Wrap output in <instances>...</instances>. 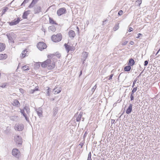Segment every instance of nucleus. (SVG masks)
Masks as SVG:
<instances>
[{
    "instance_id": "obj_16",
    "label": "nucleus",
    "mask_w": 160,
    "mask_h": 160,
    "mask_svg": "<svg viewBox=\"0 0 160 160\" xmlns=\"http://www.w3.org/2000/svg\"><path fill=\"white\" fill-rule=\"evenodd\" d=\"M61 56V54L58 53V52H57L56 53H55L53 54H51V58H52L54 57H56L58 58H60Z\"/></svg>"
},
{
    "instance_id": "obj_14",
    "label": "nucleus",
    "mask_w": 160,
    "mask_h": 160,
    "mask_svg": "<svg viewBox=\"0 0 160 160\" xmlns=\"http://www.w3.org/2000/svg\"><path fill=\"white\" fill-rule=\"evenodd\" d=\"M13 34L12 33H8L6 35L9 41L11 42H12L13 43L14 42L13 39L12 38V36H13Z\"/></svg>"
},
{
    "instance_id": "obj_47",
    "label": "nucleus",
    "mask_w": 160,
    "mask_h": 160,
    "mask_svg": "<svg viewBox=\"0 0 160 160\" xmlns=\"http://www.w3.org/2000/svg\"><path fill=\"white\" fill-rule=\"evenodd\" d=\"M123 13V11L122 10H120L118 13V14L119 16H121L122 14Z\"/></svg>"
},
{
    "instance_id": "obj_19",
    "label": "nucleus",
    "mask_w": 160,
    "mask_h": 160,
    "mask_svg": "<svg viewBox=\"0 0 160 160\" xmlns=\"http://www.w3.org/2000/svg\"><path fill=\"white\" fill-rule=\"evenodd\" d=\"M30 12V10H28L27 11H25L22 15V18L23 19H26L27 18V16L29 14V12Z\"/></svg>"
},
{
    "instance_id": "obj_56",
    "label": "nucleus",
    "mask_w": 160,
    "mask_h": 160,
    "mask_svg": "<svg viewBox=\"0 0 160 160\" xmlns=\"http://www.w3.org/2000/svg\"><path fill=\"white\" fill-rule=\"evenodd\" d=\"M130 98L131 101H132L134 100V96L133 95H131Z\"/></svg>"
},
{
    "instance_id": "obj_43",
    "label": "nucleus",
    "mask_w": 160,
    "mask_h": 160,
    "mask_svg": "<svg viewBox=\"0 0 160 160\" xmlns=\"http://www.w3.org/2000/svg\"><path fill=\"white\" fill-rule=\"evenodd\" d=\"M10 130V128L9 127H8L7 128V130L4 131L5 133H7Z\"/></svg>"
},
{
    "instance_id": "obj_30",
    "label": "nucleus",
    "mask_w": 160,
    "mask_h": 160,
    "mask_svg": "<svg viewBox=\"0 0 160 160\" xmlns=\"http://www.w3.org/2000/svg\"><path fill=\"white\" fill-rule=\"evenodd\" d=\"M119 28V23H117L115 24L113 28L114 31H116L118 30Z\"/></svg>"
},
{
    "instance_id": "obj_9",
    "label": "nucleus",
    "mask_w": 160,
    "mask_h": 160,
    "mask_svg": "<svg viewBox=\"0 0 160 160\" xmlns=\"http://www.w3.org/2000/svg\"><path fill=\"white\" fill-rule=\"evenodd\" d=\"M20 20L19 18H18L17 20L15 19L13 21L11 22H8L10 26L16 25L19 23Z\"/></svg>"
},
{
    "instance_id": "obj_52",
    "label": "nucleus",
    "mask_w": 160,
    "mask_h": 160,
    "mask_svg": "<svg viewBox=\"0 0 160 160\" xmlns=\"http://www.w3.org/2000/svg\"><path fill=\"white\" fill-rule=\"evenodd\" d=\"M137 79H135L134 80V81L133 82V85H132V88H133L134 85H135V84L136 83V82L137 81Z\"/></svg>"
},
{
    "instance_id": "obj_44",
    "label": "nucleus",
    "mask_w": 160,
    "mask_h": 160,
    "mask_svg": "<svg viewBox=\"0 0 160 160\" xmlns=\"http://www.w3.org/2000/svg\"><path fill=\"white\" fill-rule=\"evenodd\" d=\"M20 112L23 115L26 114L24 108L23 109H20Z\"/></svg>"
},
{
    "instance_id": "obj_59",
    "label": "nucleus",
    "mask_w": 160,
    "mask_h": 160,
    "mask_svg": "<svg viewBox=\"0 0 160 160\" xmlns=\"http://www.w3.org/2000/svg\"><path fill=\"white\" fill-rule=\"evenodd\" d=\"M35 91H36L34 89H32L31 90V92L32 93H33L34 92H35Z\"/></svg>"
},
{
    "instance_id": "obj_36",
    "label": "nucleus",
    "mask_w": 160,
    "mask_h": 160,
    "mask_svg": "<svg viewBox=\"0 0 160 160\" xmlns=\"http://www.w3.org/2000/svg\"><path fill=\"white\" fill-rule=\"evenodd\" d=\"M41 62H36L35 64V68H38L40 67V65Z\"/></svg>"
},
{
    "instance_id": "obj_15",
    "label": "nucleus",
    "mask_w": 160,
    "mask_h": 160,
    "mask_svg": "<svg viewBox=\"0 0 160 160\" xmlns=\"http://www.w3.org/2000/svg\"><path fill=\"white\" fill-rule=\"evenodd\" d=\"M132 105L130 104L128 108L126 110V113L128 114H129L132 111Z\"/></svg>"
},
{
    "instance_id": "obj_53",
    "label": "nucleus",
    "mask_w": 160,
    "mask_h": 160,
    "mask_svg": "<svg viewBox=\"0 0 160 160\" xmlns=\"http://www.w3.org/2000/svg\"><path fill=\"white\" fill-rule=\"evenodd\" d=\"M113 74H111L109 76V78H108V80H111L112 79V77H113Z\"/></svg>"
},
{
    "instance_id": "obj_62",
    "label": "nucleus",
    "mask_w": 160,
    "mask_h": 160,
    "mask_svg": "<svg viewBox=\"0 0 160 160\" xmlns=\"http://www.w3.org/2000/svg\"><path fill=\"white\" fill-rule=\"evenodd\" d=\"M130 44L131 45H133L134 44V42L133 41H131L130 42Z\"/></svg>"
},
{
    "instance_id": "obj_27",
    "label": "nucleus",
    "mask_w": 160,
    "mask_h": 160,
    "mask_svg": "<svg viewBox=\"0 0 160 160\" xmlns=\"http://www.w3.org/2000/svg\"><path fill=\"white\" fill-rule=\"evenodd\" d=\"M64 46H65V48L67 52L68 53L70 51V49L71 46L68 45V44L66 43H65L64 44Z\"/></svg>"
},
{
    "instance_id": "obj_55",
    "label": "nucleus",
    "mask_w": 160,
    "mask_h": 160,
    "mask_svg": "<svg viewBox=\"0 0 160 160\" xmlns=\"http://www.w3.org/2000/svg\"><path fill=\"white\" fill-rule=\"evenodd\" d=\"M137 87H135L133 89L132 91L135 92H136V91L137 90Z\"/></svg>"
},
{
    "instance_id": "obj_33",
    "label": "nucleus",
    "mask_w": 160,
    "mask_h": 160,
    "mask_svg": "<svg viewBox=\"0 0 160 160\" xmlns=\"http://www.w3.org/2000/svg\"><path fill=\"white\" fill-rule=\"evenodd\" d=\"M22 69L24 71H27L29 70V67L28 66L25 65L22 67Z\"/></svg>"
},
{
    "instance_id": "obj_13",
    "label": "nucleus",
    "mask_w": 160,
    "mask_h": 160,
    "mask_svg": "<svg viewBox=\"0 0 160 160\" xmlns=\"http://www.w3.org/2000/svg\"><path fill=\"white\" fill-rule=\"evenodd\" d=\"M15 141L18 145H21L22 142L21 137L19 136H18L16 138Z\"/></svg>"
},
{
    "instance_id": "obj_20",
    "label": "nucleus",
    "mask_w": 160,
    "mask_h": 160,
    "mask_svg": "<svg viewBox=\"0 0 160 160\" xmlns=\"http://www.w3.org/2000/svg\"><path fill=\"white\" fill-rule=\"evenodd\" d=\"M135 64V61L132 58H130L129 59L128 65H130V66L133 65Z\"/></svg>"
},
{
    "instance_id": "obj_25",
    "label": "nucleus",
    "mask_w": 160,
    "mask_h": 160,
    "mask_svg": "<svg viewBox=\"0 0 160 160\" xmlns=\"http://www.w3.org/2000/svg\"><path fill=\"white\" fill-rule=\"evenodd\" d=\"M44 93H45L46 95L48 96L49 95V88L47 87L46 89L44 90Z\"/></svg>"
},
{
    "instance_id": "obj_4",
    "label": "nucleus",
    "mask_w": 160,
    "mask_h": 160,
    "mask_svg": "<svg viewBox=\"0 0 160 160\" xmlns=\"http://www.w3.org/2000/svg\"><path fill=\"white\" fill-rule=\"evenodd\" d=\"M67 11L65 8H59L57 11V14L58 16L65 14L66 13Z\"/></svg>"
},
{
    "instance_id": "obj_1",
    "label": "nucleus",
    "mask_w": 160,
    "mask_h": 160,
    "mask_svg": "<svg viewBox=\"0 0 160 160\" xmlns=\"http://www.w3.org/2000/svg\"><path fill=\"white\" fill-rule=\"evenodd\" d=\"M62 36L61 33L57 34L56 35H53L51 37L52 41L54 42H58L62 39Z\"/></svg>"
},
{
    "instance_id": "obj_26",
    "label": "nucleus",
    "mask_w": 160,
    "mask_h": 160,
    "mask_svg": "<svg viewBox=\"0 0 160 160\" xmlns=\"http://www.w3.org/2000/svg\"><path fill=\"white\" fill-rule=\"evenodd\" d=\"M7 57V55L6 54H0V60L5 59Z\"/></svg>"
},
{
    "instance_id": "obj_29",
    "label": "nucleus",
    "mask_w": 160,
    "mask_h": 160,
    "mask_svg": "<svg viewBox=\"0 0 160 160\" xmlns=\"http://www.w3.org/2000/svg\"><path fill=\"white\" fill-rule=\"evenodd\" d=\"M36 2H35V1H32L31 3L29 5V6L28 8H31L32 7H33L35 5L36 3Z\"/></svg>"
},
{
    "instance_id": "obj_54",
    "label": "nucleus",
    "mask_w": 160,
    "mask_h": 160,
    "mask_svg": "<svg viewBox=\"0 0 160 160\" xmlns=\"http://www.w3.org/2000/svg\"><path fill=\"white\" fill-rule=\"evenodd\" d=\"M75 50V48L74 47H70V51H74Z\"/></svg>"
},
{
    "instance_id": "obj_39",
    "label": "nucleus",
    "mask_w": 160,
    "mask_h": 160,
    "mask_svg": "<svg viewBox=\"0 0 160 160\" xmlns=\"http://www.w3.org/2000/svg\"><path fill=\"white\" fill-rule=\"evenodd\" d=\"M142 1L141 0H137L135 2V4L137 5H140L141 4Z\"/></svg>"
},
{
    "instance_id": "obj_48",
    "label": "nucleus",
    "mask_w": 160,
    "mask_h": 160,
    "mask_svg": "<svg viewBox=\"0 0 160 160\" xmlns=\"http://www.w3.org/2000/svg\"><path fill=\"white\" fill-rule=\"evenodd\" d=\"M149 60H146L144 61V66H147L148 64V62Z\"/></svg>"
},
{
    "instance_id": "obj_18",
    "label": "nucleus",
    "mask_w": 160,
    "mask_h": 160,
    "mask_svg": "<svg viewBox=\"0 0 160 160\" xmlns=\"http://www.w3.org/2000/svg\"><path fill=\"white\" fill-rule=\"evenodd\" d=\"M12 104L17 107H19L20 105V103L17 99L14 100Z\"/></svg>"
},
{
    "instance_id": "obj_64",
    "label": "nucleus",
    "mask_w": 160,
    "mask_h": 160,
    "mask_svg": "<svg viewBox=\"0 0 160 160\" xmlns=\"http://www.w3.org/2000/svg\"><path fill=\"white\" fill-rule=\"evenodd\" d=\"M5 86H6V85H2L1 86V87L3 88H5Z\"/></svg>"
},
{
    "instance_id": "obj_24",
    "label": "nucleus",
    "mask_w": 160,
    "mask_h": 160,
    "mask_svg": "<svg viewBox=\"0 0 160 160\" xmlns=\"http://www.w3.org/2000/svg\"><path fill=\"white\" fill-rule=\"evenodd\" d=\"M24 110H25L27 114H29L30 112L29 107L28 106H25L24 107Z\"/></svg>"
},
{
    "instance_id": "obj_50",
    "label": "nucleus",
    "mask_w": 160,
    "mask_h": 160,
    "mask_svg": "<svg viewBox=\"0 0 160 160\" xmlns=\"http://www.w3.org/2000/svg\"><path fill=\"white\" fill-rule=\"evenodd\" d=\"M97 88V86H96V85H95L93 87V88H92V91L93 92H94L95 91V90L96 89V88Z\"/></svg>"
},
{
    "instance_id": "obj_37",
    "label": "nucleus",
    "mask_w": 160,
    "mask_h": 160,
    "mask_svg": "<svg viewBox=\"0 0 160 160\" xmlns=\"http://www.w3.org/2000/svg\"><path fill=\"white\" fill-rule=\"evenodd\" d=\"M55 62H53L51 63V70L52 69L55 68Z\"/></svg>"
},
{
    "instance_id": "obj_57",
    "label": "nucleus",
    "mask_w": 160,
    "mask_h": 160,
    "mask_svg": "<svg viewBox=\"0 0 160 160\" xmlns=\"http://www.w3.org/2000/svg\"><path fill=\"white\" fill-rule=\"evenodd\" d=\"M133 30V29L131 28V27H130L129 28V30H128V31L129 32H130L132 31Z\"/></svg>"
},
{
    "instance_id": "obj_41",
    "label": "nucleus",
    "mask_w": 160,
    "mask_h": 160,
    "mask_svg": "<svg viewBox=\"0 0 160 160\" xmlns=\"http://www.w3.org/2000/svg\"><path fill=\"white\" fill-rule=\"evenodd\" d=\"M56 29V28L54 26H51V30L52 31L54 32L55 31Z\"/></svg>"
},
{
    "instance_id": "obj_22",
    "label": "nucleus",
    "mask_w": 160,
    "mask_h": 160,
    "mask_svg": "<svg viewBox=\"0 0 160 160\" xmlns=\"http://www.w3.org/2000/svg\"><path fill=\"white\" fill-rule=\"evenodd\" d=\"M36 111L39 117L42 116V110L40 108H39L38 109H36Z\"/></svg>"
},
{
    "instance_id": "obj_58",
    "label": "nucleus",
    "mask_w": 160,
    "mask_h": 160,
    "mask_svg": "<svg viewBox=\"0 0 160 160\" xmlns=\"http://www.w3.org/2000/svg\"><path fill=\"white\" fill-rule=\"evenodd\" d=\"M143 71L141 72V73L136 78H135V79H137V80H138V78H139V77L141 76V74L142 73Z\"/></svg>"
},
{
    "instance_id": "obj_60",
    "label": "nucleus",
    "mask_w": 160,
    "mask_h": 160,
    "mask_svg": "<svg viewBox=\"0 0 160 160\" xmlns=\"http://www.w3.org/2000/svg\"><path fill=\"white\" fill-rule=\"evenodd\" d=\"M115 120L112 119V120H111V122L112 124L114 123V122H115Z\"/></svg>"
},
{
    "instance_id": "obj_23",
    "label": "nucleus",
    "mask_w": 160,
    "mask_h": 160,
    "mask_svg": "<svg viewBox=\"0 0 160 160\" xmlns=\"http://www.w3.org/2000/svg\"><path fill=\"white\" fill-rule=\"evenodd\" d=\"M27 51H26V50L25 49V50H23L21 54V57L22 58H24L26 56H27L28 55H27Z\"/></svg>"
},
{
    "instance_id": "obj_42",
    "label": "nucleus",
    "mask_w": 160,
    "mask_h": 160,
    "mask_svg": "<svg viewBox=\"0 0 160 160\" xmlns=\"http://www.w3.org/2000/svg\"><path fill=\"white\" fill-rule=\"evenodd\" d=\"M87 160H92L91 159V152H90L88 154Z\"/></svg>"
},
{
    "instance_id": "obj_6",
    "label": "nucleus",
    "mask_w": 160,
    "mask_h": 160,
    "mask_svg": "<svg viewBox=\"0 0 160 160\" xmlns=\"http://www.w3.org/2000/svg\"><path fill=\"white\" fill-rule=\"evenodd\" d=\"M88 53L86 52H82L81 61L82 62L83 64H84L85 63V62L86 59H87L88 58Z\"/></svg>"
},
{
    "instance_id": "obj_7",
    "label": "nucleus",
    "mask_w": 160,
    "mask_h": 160,
    "mask_svg": "<svg viewBox=\"0 0 160 160\" xmlns=\"http://www.w3.org/2000/svg\"><path fill=\"white\" fill-rule=\"evenodd\" d=\"M12 155L17 158L19 157L20 152L18 149L14 148L12 152Z\"/></svg>"
},
{
    "instance_id": "obj_63",
    "label": "nucleus",
    "mask_w": 160,
    "mask_h": 160,
    "mask_svg": "<svg viewBox=\"0 0 160 160\" xmlns=\"http://www.w3.org/2000/svg\"><path fill=\"white\" fill-rule=\"evenodd\" d=\"M160 51V48L158 50V52H157V53H156L155 55H156L158 54V53Z\"/></svg>"
},
{
    "instance_id": "obj_40",
    "label": "nucleus",
    "mask_w": 160,
    "mask_h": 160,
    "mask_svg": "<svg viewBox=\"0 0 160 160\" xmlns=\"http://www.w3.org/2000/svg\"><path fill=\"white\" fill-rule=\"evenodd\" d=\"M8 9V7H5V8L3 9L2 11V15L4 14L6 11Z\"/></svg>"
},
{
    "instance_id": "obj_32",
    "label": "nucleus",
    "mask_w": 160,
    "mask_h": 160,
    "mask_svg": "<svg viewBox=\"0 0 160 160\" xmlns=\"http://www.w3.org/2000/svg\"><path fill=\"white\" fill-rule=\"evenodd\" d=\"M124 38H123L122 40V41L121 42V43L122 45L124 46L126 45L127 43L128 42V41H124Z\"/></svg>"
},
{
    "instance_id": "obj_46",
    "label": "nucleus",
    "mask_w": 160,
    "mask_h": 160,
    "mask_svg": "<svg viewBox=\"0 0 160 160\" xmlns=\"http://www.w3.org/2000/svg\"><path fill=\"white\" fill-rule=\"evenodd\" d=\"M51 8L53 10H54L56 8V6L54 4H53L51 6Z\"/></svg>"
},
{
    "instance_id": "obj_45",
    "label": "nucleus",
    "mask_w": 160,
    "mask_h": 160,
    "mask_svg": "<svg viewBox=\"0 0 160 160\" xmlns=\"http://www.w3.org/2000/svg\"><path fill=\"white\" fill-rule=\"evenodd\" d=\"M88 132H87V131H86L85 132V133L84 134V135L83 136V140H85V138L86 137V136H87Z\"/></svg>"
},
{
    "instance_id": "obj_35",
    "label": "nucleus",
    "mask_w": 160,
    "mask_h": 160,
    "mask_svg": "<svg viewBox=\"0 0 160 160\" xmlns=\"http://www.w3.org/2000/svg\"><path fill=\"white\" fill-rule=\"evenodd\" d=\"M51 24L58 25V23H56V21H54L52 18H51Z\"/></svg>"
},
{
    "instance_id": "obj_21",
    "label": "nucleus",
    "mask_w": 160,
    "mask_h": 160,
    "mask_svg": "<svg viewBox=\"0 0 160 160\" xmlns=\"http://www.w3.org/2000/svg\"><path fill=\"white\" fill-rule=\"evenodd\" d=\"M5 44L0 43V52L3 51L5 49Z\"/></svg>"
},
{
    "instance_id": "obj_51",
    "label": "nucleus",
    "mask_w": 160,
    "mask_h": 160,
    "mask_svg": "<svg viewBox=\"0 0 160 160\" xmlns=\"http://www.w3.org/2000/svg\"><path fill=\"white\" fill-rule=\"evenodd\" d=\"M142 35L141 34L139 33L138 34V36L136 37V38H139L140 37H142Z\"/></svg>"
},
{
    "instance_id": "obj_28",
    "label": "nucleus",
    "mask_w": 160,
    "mask_h": 160,
    "mask_svg": "<svg viewBox=\"0 0 160 160\" xmlns=\"http://www.w3.org/2000/svg\"><path fill=\"white\" fill-rule=\"evenodd\" d=\"M131 69V66L130 65L126 66L124 68V71L126 72H129Z\"/></svg>"
},
{
    "instance_id": "obj_11",
    "label": "nucleus",
    "mask_w": 160,
    "mask_h": 160,
    "mask_svg": "<svg viewBox=\"0 0 160 160\" xmlns=\"http://www.w3.org/2000/svg\"><path fill=\"white\" fill-rule=\"evenodd\" d=\"M69 37L72 39H73L76 36L75 32L72 30H70L68 33Z\"/></svg>"
},
{
    "instance_id": "obj_34",
    "label": "nucleus",
    "mask_w": 160,
    "mask_h": 160,
    "mask_svg": "<svg viewBox=\"0 0 160 160\" xmlns=\"http://www.w3.org/2000/svg\"><path fill=\"white\" fill-rule=\"evenodd\" d=\"M23 117L25 118L26 121L29 123H30V122L29 121V118H28L27 115L26 114H24L23 115Z\"/></svg>"
},
{
    "instance_id": "obj_49",
    "label": "nucleus",
    "mask_w": 160,
    "mask_h": 160,
    "mask_svg": "<svg viewBox=\"0 0 160 160\" xmlns=\"http://www.w3.org/2000/svg\"><path fill=\"white\" fill-rule=\"evenodd\" d=\"M84 141L85 140H83V142H81L79 143V145L80 146H81V147L82 148V146L83 145L84 143Z\"/></svg>"
},
{
    "instance_id": "obj_3",
    "label": "nucleus",
    "mask_w": 160,
    "mask_h": 160,
    "mask_svg": "<svg viewBox=\"0 0 160 160\" xmlns=\"http://www.w3.org/2000/svg\"><path fill=\"white\" fill-rule=\"evenodd\" d=\"M38 48L40 50L42 51L47 47L46 44L43 42H40L37 45Z\"/></svg>"
},
{
    "instance_id": "obj_2",
    "label": "nucleus",
    "mask_w": 160,
    "mask_h": 160,
    "mask_svg": "<svg viewBox=\"0 0 160 160\" xmlns=\"http://www.w3.org/2000/svg\"><path fill=\"white\" fill-rule=\"evenodd\" d=\"M78 112H77L74 115V117H76V120L77 122H80L81 121V120L82 119V121H83L84 120V118H82V117L83 112H80L79 114H78Z\"/></svg>"
},
{
    "instance_id": "obj_61",
    "label": "nucleus",
    "mask_w": 160,
    "mask_h": 160,
    "mask_svg": "<svg viewBox=\"0 0 160 160\" xmlns=\"http://www.w3.org/2000/svg\"><path fill=\"white\" fill-rule=\"evenodd\" d=\"M82 69L80 72V74H79V77H80L82 74Z\"/></svg>"
},
{
    "instance_id": "obj_31",
    "label": "nucleus",
    "mask_w": 160,
    "mask_h": 160,
    "mask_svg": "<svg viewBox=\"0 0 160 160\" xmlns=\"http://www.w3.org/2000/svg\"><path fill=\"white\" fill-rule=\"evenodd\" d=\"M18 118V116H11L10 117V119L11 120L14 121L16 120Z\"/></svg>"
},
{
    "instance_id": "obj_17",
    "label": "nucleus",
    "mask_w": 160,
    "mask_h": 160,
    "mask_svg": "<svg viewBox=\"0 0 160 160\" xmlns=\"http://www.w3.org/2000/svg\"><path fill=\"white\" fill-rule=\"evenodd\" d=\"M41 7L38 6H36L34 8V12L35 13H37L41 11Z\"/></svg>"
},
{
    "instance_id": "obj_8",
    "label": "nucleus",
    "mask_w": 160,
    "mask_h": 160,
    "mask_svg": "<svg viewBox=\"0 0 160 160\" xmlns=\"http://www.w3.org/2000/svg\"><path fill=\"white\" fill-rule=\"evenodd\" d=\"M41 66L43 68L46 67L48 66H50V59H48L42 63H41Z\"/></svg>"
},
{
    "instance_id": "obj_5",
    "label": "nucleus",
    "mask_w": 160,
    "mask_h": 160,
    "mask_svg": "<svg viewBox=\"0 0 160 160\" xmlns=\"http://www.w3.org/2000/svg\"><path fill=\"white\" fill-rule=\"evenodd\" d=\"M24 128V125L22 124H16L14 126V129L18 131H22Z\"/></svg>"
},
{
    "instance_id": "obj_38",
    "label": "nucleus",
    "mask_w": 160,
    "mask_h": 160,
    "mask_svg": "<svg viewBox=\"0 0 160 160\" xmlns=\"http://www.w3.org/2000/svg\"><path fill=\"white\" fill-rule=\"evenodd\" d=\"M30 0H24L21 4V6H24L25 4L28 3Z\"/></svg>"
},
{
    "instance_id": "obj_10",
    "label": "nucleus",
    "mask_w": 160,
    "mask_h": 160,
    "mask_svg": "<svg viewBox=\"0 0 160 160\" xmlns=\"http://www.w3.org/2000/svg\"><path fill=\"white\" fill-rule=\"evenodd\" d=\"M58 111V108L57 107L54 108L52 112V117L54 118V119L56 118L58 116L57 113Z\"/></svg>"
},
{
    "instance_id": "obj_12",
    "label": "nucleus",
    "mask_w": 160,
    "mask_h": 160,
    "mask_svg": "<svg viewBox=\"0 0 160 160\" xmlns=\"http://www.w3.org/2000/svg\"><path fill=\"white\" fill-rule=\"evenodd\" d=\"M61 90V89L60 87H56L53 89V92L54 94H57L60 92Z\"/></svg>"
}]
</instances>
